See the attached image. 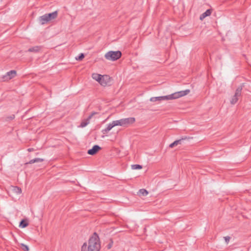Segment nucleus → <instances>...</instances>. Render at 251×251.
I'll return each mask as SVG.
<instances>
[{
    "mask_svg": "<svg viewBox=\"0 0 251 251\" xmlns=\"http://www.w3.org/2000/svg\"><path fill=\"white\" fill-rule=\"evenodd\" d=\"M175 146H175V145L174 144V142H173V143H171V144L169 145V147H170V148H173V147H175Z\"/></svg>",
    "mask_w": 251,
    "mask_h": 251,
    "instance_id": "obj_29",
    "label": "nucleus"
},
{
    "mask_svg": "<svg viewBox=\"0 0 251 251\" xmlns=\"http://www.w3.org/2000/svg\"><path fill=\"white\" fill-rule=\"evenodd\" d=\"M190 91L189 89H186L184 91H180L174 93L170 95V100L176 99L180 98L182 96L187 95L190 93Z\"/></svg>",
    "mask_w": 251,
    "mask_h": 251,
    "instance_id": "obj_4",
    "label": "nucleus"
},
{
    "mask_svg": "<svg viewBox=\"0 0 251 251\" xmlns=\"http://www.w3.org/2000/svg\"><path fill=\"white\" fill-rule=\"evenodd\" d=\"M138 194L143 196H146L148 194V192L145 189H141L139 190Z\"/></svg>",
    "mask_w": 251,
    "mask_h": 251,
    "instance_id": "obj_20",
    "label": "nucleus"
},
{
    "mask_svg": "<svg viewBox=\"0 0 251 251\" xmlns=\"http://www.w3.org/2000/svg\"><path fill=\"white\" fill-rule=\"evenodd\" d=\"M112 123L114 126H123L122 119L119 120L113 121Z\"/></svg>",
    "mask_w": 251,
    "mask_h": 251,
    "instance_id": "obj_18",
    "label": "nucleus"
},
{
    "mask_svg": "<svg viewBox=\"0 0 251 251\" xmlns=\"http://www.w3.org/2000/svg\"><path fill=\"white\" fill-rule=\"evenodd\" d=\"M39 50H40V47L38 46H35V47H33L29 48L28 50V51L37 52L39 51Z\"/></svg>",
    "mask_w": 251,
    "mask_h": 251,
    "instance_id": "obj_19",
    "label": "nucleus"
},
{
    "mask_svg": "<svg viewBox=\"0 0 251 251\" xmlns=\"http://www.w3.org/2000/svg\"><path fill=\"white\" fill-rule=\"evenodd\" d=\"M243 87L244 83H242L237 88L234 95L232 97L230 100L231 104H234L237 102L239 97L241 96V92Z\"/></svg>",
    "mask_w": 251,
    "mask_h": 251,
    "instance_id": "obj_3",
    "label": "nucleus"
},
{
    "mask_svg": "<svg viewBox=\"0 0 251 251\" xmlns=\"http://www.w3.org/2000/svg\"><path fill=\"white\" fill-rule=\"evenodd\" d=\"M13 191L17 194H19L22 193V189L18 186L13 187Z\"/></svg>",
    "mask_w": 251,
    "mask_h": 251,
    "instance_id": "obj_21",
    "label": "nucleus"
},
{
    "mask_svg": "<svg viewBox=\"0 0 251 251\" xmlns=\"http://www.w3.org/2000/svg\"><path fill=\"white\" fill-rule=\"evenodd\" d=\"M16 71L15 70H11L8 72L6 75L2 77V79L3 81H8L16 76Z\"/></svg>",
    "mask_w": 251,
    "mask_h": 251,
    "instance_id": "obj_5",
    "label": "nucleus"
},
{
    "mask_svg": "<svg viewBox=\"0 0 251 251\" xmlns=\"http://www.w3.org/2000/svg\"><path fill=\"white\" fill-rule=\"evenodd\" d=\"M224 239L225 240L226 244H228L229 242L230 239H231L230 237L227 236L224 237Z\"/></svg>",
    "mask_w": 251,
    "mask_h": 251,
    "instance_id": "obj_27",
    "label": "nucleus"
},
{
    "mask_svg": "<svg viewBox=\"0 0 251 251\" xmlns=\"http://www.w3.org/2000/svg\"><path fill=\"white\" fill-rule=\"evenodd\" d=\"M111 82V78L107 75H102L100 84L103 86L110 85Z\"/></svg>",
    "mask_w": 251,
    "mask_h": 251,
    "instance_id": "obj_6",
    "label": "nucleus"
},
{
    "mask_svg": "<svg viewBox=\"0 0 251 251\" xmlns=\"http://www.w3.org/2000/svg\"><path fill=\"white\" fill-rule=\"evenodd\" d=\"M21 248L24 251H29V248H28V246L24 244H21Z\"/></svg>",
    "mask_w": 251,
    "mask_h": 251,
    "instance_id": "obj_24",
    "label": "nucleus"
},
{
    "mask_svg": "<svg viewBox=\"0 0 251 251\" xmlns=\"http://www.w3.org/2000/svg\"><path fill=\"white\" fill-rule=\"evenodd\" d=\"M211 14V9H207L206 10L205 12L202 13L200 16V20H202L203 19H204L206 17L210 16Z\"/></svg>",
    "mask_w": 251,
    "mask_h": 251,
    "instance_id": "obj_13",
    "label": "nucleus"
},
{
    "mask_svg": "<svg viewBox=\"0 0 251 251\" xmlns=\"http://www.w3.org/2000/svg\"><path fill=\"white\" fill-rule=\"evenodd\" d=\"M90 122V120H88V118H87V119H86L85 120L82 121L81 124H80V127H84L85 126H86Z\"/></svg>",
    "mask_w": 251,
    "mask_h": 251,
    "instance_id": "obj_22",
    "label": "nucleus"
},
{
    "mask_svg": "<svg viewBox=\"0 0 251 251\" xmlns=\"http://www.w3.org/2000/svg\"><path fill=\"white\" fill-rule=\"evenodd\" d=\"M44 160L42 158H35L34 159L30 160L28 162L26 163L25 164H33L34 163L42 162Z\"/></svg>",
    "mask_w": 251,
    "mask_h": 251,
    "instance_id": "obj_15",
    "label": "nucleus"
},
{
    "mask_svg": "<svg viewBox=\"0 0 251 251\" xmlns=\"http://www.w3.org/2000/svg\"><path fill=\"white\" fill-rule=\"evenodd\" d=\"M28 225V221L27 219H23L20 223L19 226L22 228H25Z\"/></svg>",
    "mask_w": 251,
    "mask_h": 251,
    "instance_id": "obj_16",
    "label": "nucleus"
},
{
    "mask_svg": "<svg viewBox=\"0 0 251 251\" xmlns=\"http://www.w3.org/2000/svg\"><path fill=\"white\" fill-rule=\"evenodd\" d=\"M92 77L94 79L96 80L100 83V81L101 78L102 77V75L94 73L92 74Z\"/></svg>",
    "mask_w": 251,
    "mask_h": 251,
    "instance_id": "obj_17",
    "label": "nucleus"
},
{
    "mask_svg": "<svg viewBox=\"0 0 251 251\" xmlns=\"http://www.w3.org/2000/svg\"><path fill=\"white\" fill-rule=\"evenodd\" d=\"M150 100L151 102L160 101L165 100H170V95H169L165 96L151 97Z\"/></svg>",
    "mask_w": 251,
    "mask_h": 251,
    "instance_id": "obj_7",
    "label": "nucleus"
},
{
    "mask_svg": "<svg viewBox=\"0 0 251 251\" xmlns=\"http://www.w3.org/2000/svg\"><path fill=\"white\" fill-rule=\"evenodd\" d=\"M100 249V242L99 236L94 232L88 240V246L84 243L81 247V251H99Z\"/></svg>",
    "mask_w": 251,
    "mask_h": 251,
    "instance_id": "obj_1",
    "label": "nucleus"
},
{
    "mask_svg": "<svg viewBox=\"0 0 251 251\" xmlns=\"http://www.w3.org/2000/svg\"><path fill=\"white\" fill-rule=\"evenodd\" d=\"M131 168L133 170H139L142 168V166L139 164H134L131 165Z\"/></svg>",
    "mask_w": 251,
    "mask_h": 251,
    "instance_id": "obj_23",
    "label": "nucleus"
},
{
    "mask_svg": "<svg viewBox=\"0 0 251 251\" xmlns=\"http://www.w3.org/2000/svg\"><path fill=\"white\" fill-rule=\"evenodd\" d=\"M14 118H15V115H12V116H11L10 117V119L11 120H12V119H14Z\"/></svg>",
    "mask_w": 251,
    "mask_h": 251,
    "instance_id": "obj_30",
    "label": "nucleus"
},
{
    "mask_svg": "<svg viewBox=\"0 0 251 251\" xmlns=\"http://www.w3.org/2000/svg\"><path fill=\"white\" fill-rule=\"evenodd\" d=\"M84 54L81 53L78 56L76 57L75 59L77 60H82L84 58Z\"/></svg>",
    "mask_w": 251,
    "mask_h": 251,
    "instance_id": "obj_25",
    "label": "nucleus"
},
{
    "mask_svg": "<svg viewBox=\"0 0 251 251\" xmlns=\"http://www.w3.org/2000/svg\"><path fill=\"white\" fill-rule=\"evenodd\" d=\"M98 114V113H97V112H92V113H91V114L88 116V117L87 118L88 119V120H90L92 118V117H93L94 115H96V114Z\"/></svg>",
    "mask_w": 251,
    "mask_h": 251,
    "instance_id": "obj_28",
    "label": "nucleus"
},
{
    "mask_svg": "<svg viewBox=\"0 0 251 251\" xmlns=\"http://www.w3.org/2000/svg\"><path fill=\"white\" fill-rule=\"evenodd\" d=\"M114 126L112 123H111L108 124L107 127L102 129L101 132L103 134H106L108 132H109Z\"/></svg>",
    "mask_w": 251,
    "mask_h": 251,
    "instance_id": "obj_14",
    "label": "nucleus"
},
{
    "mask_svg": "<svg viewBox=\"0 0 251 251\" xmlns=\"http://www.w3.org/2000/svg\"><path fill=\"white\" fill-rule=\"evenodd\" d=\"M122 56V52L119 51H109L104 55L105 58L111 61H115L119 59Z\"/></svg>",
    "mask_w": 251,
    "mask_h": 251,
    "instance_id": "obj_2",
    "label": "nucleus"
},
{
    "mask_svg": "<svg viewBox=\"0 0 251 251\" xmlns=\"http://www.w3.org/2000/svg\"><path fill=\"white\" fill-rule=\"evenodd\" d=\"M113 241L112 239H111L110 240L109 243L107 245V249H108V250L110 249L113 246Z\"/></svg>",
    "mask_w": 251,
    "mask_h": 251,
    "instance_id": "obj_26",
    "label": "nucleus"
},
{
    "mask_svg": "<svg viewBox=\"0 0 251 251\" xmlns=\"http://www.w3.org/2000/svg\"><path fill=\"white\" fill-rule=\"evenodd\" d=\"M27 150H28V151H32L33 150V149L29 148Z\"/></svg>",
    "mask_w": 251,
    "mask_h": 251,
    "instance_id": "obj_31",
    "label": "nucleus"
},
{
    "mask_svg": "<svg viewBox=\"0 0 251 251\" xmlns=\"http://www.w3.org/2000/svg\"><path fill=\"white\" fill-rule=\"evenodd\" d=\"M39 20L41 25L46 24L50 21L46 14L42 16H40L39 18Z\"/></svg>",
    "mask_w": 251,
    "mask_h": 251,
    "instance_id": "obj_10",
    "label": "nucleus"
},
{
    "mask_svg": "<svg viewBox=\"0 0 251 251\" xmlns=\"http://www.w3.org/2000/svg\"><path fill=\"white\" fill-rule=\"evenodd\" d=\"M192 137H187V136H184V137H182L181 139H179V140H176L174 142V144L175 145V146H177L179 144H182L183 141L185 140H187V139H192Z\"/></svg>",
    "mask_w": 251,
    "mask_h": 251,
    "instance_id": "obj_12",
    "label": "nucleus"
},
{
    "mask_svg": "<svg viewBox=\"0 0 251 251\" xmlns=\"http://www.w3.org/2000/svg\"><path fill=\"white\" fill-rule=\"evenodd\" d=\"M123 126H127L134 123L135 119L133 117H129L127 118L122 119Z\"/></svg>",
    "mask_w": 251,
    "mask_h": 251,
    "instance_id": "obj_8",
    "label": "nucleus"
},
{
    "mask_svg": "<svg viewBox=\"0 0 251 251\" xmlns=\"http://www.w3.org/2000/svg\"><path fill=\"white\" fill-rule=\"evenodd\" d=\"M100 149L101 148L99 145H95L92 149L88 151L87 153L90 155H94L96 154Z\"/></svg>",
    "mask_w": 251,
    "mask_h": 251,
    "instance_id": "obj_9",
    "label": "nucleus"
},
{
    "mask_svg": "<svg viewBox=\"0 0 251 251\" xmlns=\"http://www.w3.org/2000/svg\"><path fill=\"white\" fill-rule=\"evenodd\" d=\"M46 14L47 15L49 20L51 21V20H54L57 18V15H58V12H57V11H55L52 13Z\"/></svg>",
    "mask_w": 251,
    "mask_h": 251,
    "instance_id": "obj_11",
    "label": "nucleus"
}]
</instances>
